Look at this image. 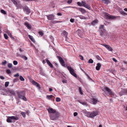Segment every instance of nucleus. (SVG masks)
<instances>
[{"label": "nucleus", "mask_w": 127, "mask_h": 127, "mask_svg": "<svg viewBox=\"0 0 127 127\" xmlns=\"http://www.w3.org/2000/svg\"><path fill=\"white\" fill-rule=\"evenodd\" d=\"M40 74L42 76H45L46 75L44 73V72L43 71L42 69L41 68H40Z\"/></svg>", "instance_id": "obj_22"}, {"label": "nucleus", "mask_w": 127, "mask_h": 127, "mask_svg": "<svg viewBox=\"0 0 127 127\" xmlns=\"http://www.w3.org/2000/svg\"><path fill=\"white\" fill-rule=\"evenodd\" d=\"M48 111L49 113H52L51 114H56V112H57L56 110L53 109L52 108H49L48 109Z\"/></svg>", "instance_id": "obj_13"}, {"label": "nucleus", "mask_w": 127, "mask_h": 127, "mask_svg": "<svg viewBox=\"0 0 127 127\" xmlns=\"http://www.w3.org/2000/svg\"><path fill=\"white\" fill-rule=\"evenodd\" d=\"M67 68L68 70L69 71L70 73L74 77H77V75L76 73H75L74 72V69L70 66H67Z\"/></svg>", "instance_id": "obj_5"}, {"label": "nucleus", "mask_w": 127, "mask_h": 127, "mask_svg": "<svg viewBox=\"0 0 127 127\" xmlns=\"http://www.w3.org/2000/svg\"><path fill=\"white\" fill-rule=\"evenodd\" d=\"M11 1L15 5H16L18 4L17 2L15 0H11Z\"/></svg>", "instance_id": "obj_32"}, {"label": "nucleus", "mask_w": 127, "mask_h": 127, "mask_svg": "<svg viewBox=\"0 0 127 127\" xmlns=\"http://www.w3.org/2000/svg\"><path fill=\"white\" fill-rule=\"evenodd\" d=\"M21 57L23 59L25 60H27L28 59L27 58L26 56H25L22 55L21 56Z\"/></svg>", "instance_id": "obj_33"}, {"label": "nucleus", "mask_w": 127, "mask_h": 127, "mask_svg": "<svg viewBox=\"0 0 127 127\" xmlns=\"http://www.w3.org/2000/svg\"><path fill=\"white\" fill-rule=\"evenodd\" d=\"M32 83L33 85L36 86V85L38 83L34 81L33 80L32 81Z\"/></svg>", "instance_id": "obj_41"}, {"label": "nucleus", "mask_w": 127, "mask_h": 127, "mask_svg": "<svg viewBox=\"0 0 127 127\" xmlns=\"http://www.w3.org/2000/svg\"><path fill=\"white\" fill-rule=\"evenodd\" d=\"M21 114L22 115L23 117L25 118L26 116V113L25 112H22L21 113Z\"/></svg>", "instance_id": "obj_31"}, {"label": "nucleus", "mask_w": 127, "mask_h": 127, "mask_svg": "<svg viewBox=\"0 0 127 127\" xmlns=\"http://www.w3.org/2000/svg\"><path fill=\"white\" fill-rule=\"evenodd\" d=\"M72 1V0H68L67 3L69 4H70Z\"/></svg>", "instance_id": "obj_51"}, {"label": "nucleus", "mask_w": 127, "mask_h": 127, "mask_svg": "<svg viewBox=\"0 0 127 127\" xmlns=\"http://www.w3.org/2000/svg\"><path fill=\"white\" fill-rule=\"evenodd\" d=\"M96 58L98 60H101V59L98 55H96Z\"/></svg>", "instance_id": "obj_36"}, {"label": "nucleus", "mask_w": 127, "mask_h": 127, "mask_svg": "<svg viewBox=\"0 0 127 127\" xmlns=\"http://www.w3.org/2000/svg\"><path fill=\"white\" fill-rule=\"evenodd\" d=\"M78 17H79L80 19H86V18L85 17L82 16L81 15H79Z\"/></svg>", "instance_id": "obj_27"}, {"label": "nucleus", "mask_w": 127, "mask_h": 127, "mask_svg": "<svg viewBox=\"0 0 127 127\" xmlns=\"http://www.w3.org/2000/svg\"><path fill=\"white\" fill-rule=\"evenodd\" d=\"M23 9L25 12H26L27 14H29L31 12L30 10L29 9L28 7L27 6H25L23 7Z\"/></svg>", "instance_id": "obj_11"}, {"label": "nucleus", "mask_w": 127, "mask_h": 127, "mask_svg": "<svg viewBox=\"0 0 127 127\" xmlns=\"http://www.w3.org/2000/svg\"><path fill=\"white\" fill-rule=\"evenodd\" d=\"M81 32L80 30H78L76 31V33L80 37H82V35L81 34Z\"/></svg>", "instance_id": "obj_23"}, {"label": "nucleus", "mask_w": 127, "mask_h": 127, "mask_svg": "<svg viewBox=\"0 0 127 127\" xmlns=\"http://www.w3.org/2000/svg\"><path fill=\"white\" fill-rule=\"evenodd\" d=\"M98 22V21L96 20H94L92 22V24L93 25H94Z\"/></svg>", "instance_id": "obj_28"}, {"label": "nucleus", "mask_w": 127, "mask_h": 127, "mask_svg": "<svg viewBox=\"0 0 127 127\" xmlns=\"http://www.w3.org/2000/svg\"><path fill=\"white\" fill-rule=\"evenodd\" d=\"M57 57L58 58L59 61L60 62L61 64L64 67H66V65H65V64H64V61L63 59L62 58V57L60 56H57Z\"/></svg>", "instance_id": "obj_10"}, {"label": "nucleus", "mask_w": 127, "mask_h": 127, "mask_svg": "<svg viewBox=\"0 0 127 127\" xmlns=\"http://www.w3.org/2000/svg\"><path fill=\"white\" fill-rule=\"evenodd\" d=\"M1 12L2 13L4 14H6V13L5 11L3 10H1Z\"/></svg>", "instance_id": "obj_43"}, {"label": "nucleus", "mask_w": 127, "mask_h": 127, "mask_svg": "<svg viewBox=\"0 0 127 127\" xmlns=\"http://www.w3.org/2000/svg\"><path fill=\"white\" fill-rule=\"evenodd\" d=\"M102 1L103 3L106 4H108L110 2L109 0H103Z\"/></svg>", "instance_id": "obj_24"}, {"label": "nucleus", "mask_w": 127, "mask_h": 127, "mask_svg": "<svg viewBox=\"0 0 127 127\" xmlns=\"http://www.w3.org/2000/svg\"><path fill=\"white\" fill-rule=\"evenodd\" d=\"M112 60L114 62H117V60L115 58H113Z\"/></svg>", "instance_id": "obj_57"}, {"label": "nucleus", "mask_w": 127, "mask_h": 127, "mask_svg": "<svg viewBox=\"0 0 127 127\" xmlns=\"http://www.w3.org/2000/svg\"><path fill=\"white\" fill-rule=\"evenodd\" d=\"M53 96L51 95H47L46 96V98L49 100H50L53 97Z\"/></svg>", "instance_id": "obj_26"}, {"label": "nucleus", "mask_w": 127, "mask_h": 127, "mask_svg": "<svg viewBox=\"0 0 127 127\" xmlns=\"http://www.w3.org/2000/svg\"><path fill=\"white\" fill-rule=\"evenodd\" d=\"M102 90L104 92V93H105V91L107 92L109 95H112V92L111 91V90L107 87H105V88L102 89Z\"/></svg>", "instance_id": "obj_9"}, {"label": "nucleus", "mask_w": 127, "mask_h": 127, "mask_svg": "<svg viewBox=\"0 0 127 127\" xmlns=\"http://www.w3.org/2000/svg\"><path fill=\"white\" fill-rule=\"evenodd\" d=\"M98 114V111H93L91 112L90 114L89 117L91 118L94 117Z\"/></svg>", "instance_id": "obj_6"}, {"label": "nucleus", "mask_w": 127, "mask_h": 127, "mask_svg": "<svg viewBox=\"0 0 127 127\" xmlns=\"http://www.w3.org/2000/svg\"><path fill=\"white\" fill-rule=\"evenodd\" d=\"M105 16L107 19H113L116 18V16L111 15L109 14L106 13L105 14Z\"/></svg>", "instance_id": "obj_8"}, {"label": "nucleus", "mask_w": 127, "mask_h": 127, "mask_svg": "<svg viewBox=\"0 0 127 127\" xmlns=\"http://www.w3.org/2000/svg\"><path fill=\"white\" fill-rule=\"evenodd\" d=\"M79 92L80 94H81V95H82L83 94V93L82 91V88L81 87H79Z\"/></svg>", "instance_id": "obj_29"}, {"label": "nucleus", "mask_w": 127, "mask_h": 127, "mask_svg": "<svg viewBox=\"0 0 127 127\" xmlns=\"http://www.w3.org/2000/svg\"><path fill=\"white\" fill-rule=\"evenodd\" d=\"M48 20H52L55 19V16L53 14H50L46 16Z\"/></svg>", "instance_id": "obj_12"}, {"label": "nucleus", "mask_w": 127, "mask_h": 127, "mask_svg": "<svg viewBox=\"0 0 127 127\" xmlns=\"http://www.w3.org/2000/svg\"><path fill=\"white\" fill-rule=\"evenodd\" d=\"M39 33L40 35L41 36H42L43 34V33L41 31H40L39 32Z\"/></svg>", "instance_id": "obj_50"}, {"label": "nucleus", "mask_w": 127, "mask_h": 127, "mask_svg": "<svg viewBox=\"0 0 127 127\" xmlns=\"http://www.w3.org/2000/svg\"><path fill=\"white\" fill-rule=\"evenodd\" d=\"M77 113L76 112H75L74 113L73 115L74 116H76L77 115Z\"/></svg>", "instance_id": "obj_55"}, {"label": "nucleus", "mask_w": 127, "mask_h": 127, "mask_svg": "<svg viewBox=\"0 0 127 127\" xmlns=\"http://www.w3.org/2000/svg\"><path fill=\"white\" fill-rule=\"evenodd\" d=\"M80 102L82 104L85 105L86 106H87L88 105L87 103L85 102Z\"/></svg>", "instance_id": "obj_30"}, {"label": "nucleus", "mask_w": 127, "mask_h": 127, "mask_svg": "<svg viewBox=\"0 0 127 127\" xmlns=\"http://www.w3.org/2000/svg\"><path fill=\"white\" fill-rule=\"evenodd\" d=\"M25 1H35V0H24Z\"/></svg>", "instance_id": "obj_59"}, {"label": "nucleus", "mask_w": 127, "mask_h": 127, "mask_svg": "<svg viewBox=\"0 0 127 127\" xmlns=\"http://www.w3.org/2000/svg\"><path fill=\"white\" fill-rule=\"evenodd\" d=\"M123 62L125 64H126V65H127V61H123Z\"/></svg>", "instance_id": "obj_60"}, {"label": "nucleus", "mask_w": 127, "mask_h": 127, "mask_svg": "<svg viewBox=\"0 0 127 127\" xmlns=\"http://www.w3.org/2000/svg\"><path fill=\"white\" fill-rule=\"evenodd\" d=\"M6 72L8 74H10L11 73V71L10 69H8L7 70Z\"/></svg>", "instance_id": "obj_42"}, {"label": "nucleus", "mask_w": 127, "mask_h": 127, "mask_svg": "<svg viewBox=\"0 0 127 127\" xmlns=\"http://www.w3.org/2000/svg\"><path fill=\"white\" fill-rule=\"evenodd\" d=\"M97 66L96 67V69L97 70H99L101 67V65L99 63H97Z\"/></svg>", "instance_id": "obj_20"}, {"label": "nucleus", "mask_w": 127, "mask_h": 127, "mask_svg": "<svg viewBox=\"0 0 127 127\" xmlns=\"http://www.w3.org/2000/svg\"><path fill=\"white\" fill-rule=\"evenodd\" d=\"M4 35L5 38L6 39H7L8 37L7 35L6 34H4Z\"/></svg>", "instance_id": "obj_46"}, {"label": "nucleus", "mask_w": 127, "mask_h": 127, "mask_svg": "<svg viewBox=\"0 0 127 127\" xmlns=\"http://www.w3.org/2000/svg\"><path fill=\"white\" fill-rule=\"evenodd\" d=\"M104 26L103 25H101L99 27V29H104Z\"/></svg>", "instance_id": "obj_37"}, {"label": "nucleus", "mask_w": 127, "mask_h": 127, "mask_svg": "<svg viewBox=\"0 0 127 127\" xmlns=\"http://www.w3.org/2000/svg\"><path fill=\"white\" fill-rule=\"evenodd\" d=\"M86 75L87 76V77H88V78L90 80H91V81H92L93 80L88 75V74H86Z\"/></svg>", "instance_id": "obj_52"}, {"label": "nucleus", "mask_w": 127, "mask_h": 127, "mask_svg": "<svg viewBox=\"0 0 127 127\" xmlns=\"http://www.w3.org/2000/svg\"><path fill=\"white\" fill-rule=\"evenodd\" d=\"M20 79L22 81H24L25 80V79L24 78L21 76H20Z\"/></svg>", "instance_id": "obj_34"}, {"label": "nucleus", "mask_w": 127, "mask_h": 127, "mask_svg": "<svg viewBox=\"0 0 127 127\" xmlns=\"http://www.w3.org/2000/svg\"><path fill=\"white\" fill-rule=\"evenodd\" d=\"M9 83V82H5V86L6 87L8 86Z\"/></svg>", "instance_id": "obj_39"}, {"label": "nucleus", "mask_w": 127, "mask_h": 127, "mask_svg": "<svg viewBox=\"0 0 127 127\" xmlns=\"http://www.w3.org/2000/svg\"><path fill=\"white\" fill-rule=\"evenodd\" d=\"M46 61L47 63L48 64L49 66H50L51 68L53 67V66L52 64L47 59H46Z\"/></svg>", "instance_id": "obj_21"}, {"label": "nucleus", "mask_w": 127, "mask_h": 127, "mask_svg": "<svg viewBox=\"0 0 127 127\" xmlns=\"http://www.w3.org/2000/svg\"><path fill=\"white\" fill-rule=\"evenodd\" d=\"M7 63V62L6 61H5L4 62H2V65H4L6 64Z\"/></svg>", "instance_id": "obj_48"}, {"label": "nucleus", "mask_w": 127, "mask_h": 127, "mask_svg": "<svg viewBox=\"0 0 127 127\" xmlns=\"http://www.w3.org/2000/svg\"><path fill=\"white\" fill-rule=\"evenodd\" d=\"M16 93L18 97L20 99L26 101L27 99L25 95V92L24 91H16Z\"/></svg>", "instance_id": "obj_1"}, {"label": "nucleus", "mask_w": 127, "mask_h": 127, "mask_svg": "<svg viewBox=\"0 0 127 127\" xmlns=\"http://www.w3.org/2000/svg\"><path fill=\"white\" fill-rule=\"evenodd\" d=\"M97 102L99 101L96 99L93 98L91 100V103L92 104H95L97 103Z\"/></svg>", "instance_id": "obj_15"}, {"label": "nucleus", "mask_w": 127, "mask_h": 127, "mask_svg": "<svg viewBox=\"0 0 127 127\" xmlns=\"http://www.w3.org/2000/svg\"><path fill=\"white\" fill-rule=\"evenodd\" d=\"M57 15L58 16H62V14L61 13H57Z\"/></svg>", "instance_id": "obj_58"}, {"label": "nucleus", "mask_w": 127, "mask_h": 127, "mask_svg": "<svg viewBox=\"0 0 127 127\" xmlns=\"http://www.w3.org/2000/svg\"><path fill=\"white\" fill-rule=\"evenodd\" d=\"M19 50L20 52L23 51V50H22L21 48H19Z\"/></svg>", "instance_id": "obj_61"}, {"label": "nucleus", "mask_w": 127, "mask_h": 127, "mask_svg": "<svg viewBox=\"0 0 127 127\" xmlns=\"http://www.w3.org/2000/svg\"><path fill=\"white\" fill-rule=\"evenodd\" d=\"M56 100L57 102H59L61 101V99L59 97H56Z\"/></svg>", "instance_id": "obj_35"}, {"label": "nucleus", "mask_w": 127, "mask_h": 127, "mask_svg": "<svg viewBox=\"0 0 127 127\" xmlns=\"http://www.w3.org/2000/svg\"><path fill=\"white\" fill-rule=\"evenodd\" d=\"M124 92L126 94H127V89L125 90Z\"/></svg>", "instance_id": "obj_64"}, {"label": "nucleus", "mask_w": 127, "mask_h": 127, "mask_svg": "<svg viewBox=\"0 0 127 127\" xmlns=\"http://www.w3.org/2000/svg\"><path fill=\"white\" fill-rule=\"evenodd\" d=\"M68 34V32L65 31H63L62 33V35L64 36L66 38L67 37Z\"/></svg>", "instance_id": "obj_17"}, {"label": "nucleus", "mask_w": 127, "mask_h": 127, "mask_svg": "<svg viewBox=\"0 0 127 127\" xmlns=\"http://www.w3.org/2000/svg\"><path fill=\"white\" fill-rule=\"evenodd\" d=\"M22 55H20V54L18 53H17V57H21V56Z\"/></svg>", "instance_id": "obj_56"}, {"label": "nucleus", "mask_w": 127, "mask_h": 127, "mask_svg": "<svg viewBox=\"0 0 127 127\" xmlns=\"http://www.w3.org/2000/svg\"><path fill=\"white\" fill-rule=\"evenodd\" d=\"M12 64L11 63H9L7 64V66L9 68H11L12 66Z\"/></svg>", "instance_id": "obj_38"}, {"label": "nucleus", "mask_w": 127, "mask_h": 127, "mask_svg": "<svg viewBox=\"0 0 127 127\" xmlns=\"http://www.w3.org/2000/svg\"><path fill=\"white\" fill-rule=\"evenodd\" d=\"M93 62V61L91 59H90L88 63H89L92 64Z\"/></svg>", "instance_id": "obj_40"}, {"label": "nucleus", "mask_w": 127, "mask_h": 127, "mask_svg": "<svg viewBox=\"0 0 127 127\" xmlns=\"http://www.w3.org/2000/svg\"><path fill=\"white\" fill-rule=\"evenodd\" d=\"M49 91L50 92H51L53 90L52 88H50L49 89Z\"/></svg>", "instance_id": "obj_63"}, {"label": "nucleus", "mask_w": 127, "mask_h": 127, "mask_svg": "<svg viewBox=\"0 0 127 127\" xmlns=\"http://www.w3.org/2000/svg\"><path fill=\"white\" fill-rule=\"evenodd\" d=\"M13 64L14 65H16L18 64V62L17 61H13Z\"/></svg>", "instance_id": "obj_47"}, {"label": "nucleus", "mask_w": 127, "mask_h": 127, "mask_svg": "<svg viewBox=\"0 0 127 127\" xmlns=\"http://www.w3.org/2000/svg\"><path fill=\"white\" fill-rule=\"evenodd\" d=\"M60 114L59 112H56V114H50L49 116L51 120H56L60 117Z\"/></svg>", "instance_id": "obj_2"}, {"label": "nucleus", "mask_w": 127, "mask_h": 127, "mask_svg": "<svg viewBox=\"0 0 127 127\" xmlns=\"http://www.w3.org/2000/svg\"><path fill=\"white\" fill-rule=\"evenodd\" d=\"M78 10L80 11L82 14H84L86 12V11L84 9L81 8H79Z\"/></svg>", "instance_id": "obj_18"}, {"label": "nucleus", "mask_w": 127, "mask_h": 127, "mask_svg": "<svg viewBox=\"0 0 127 127\" xmlns=\"http://www.w3.org/2000/svg\"><path fill=\"white\" fill-rule=\"evenodd\" d=\"M4 91L6 92V93H4L5 94L4 95H7L8 94L10 93L12 95H15V93L14 91L12 90H9L8 91H7L5 89H4Z\"/></svg>", "instance_id": "obj_7"}, {"label": "nucleus", "mask_w": 127, "mask_h": 127, "mask_svg": "<svg viewBox=\"0 0 127 127\" xmlns=\"http://www.w3.org/2000/svg\"><path fill=\"white\" fill-rule=\"evenodd\" d=\"M19 76V73H17V74H15L14 75V76L15 77H18Z\"/></svg>", "instance_id": "obj_53"}, {"label": "nucleus", "mask_w": 127, "mask_h": 127, "mask_svg": "<svg viewBox=\"0 0 127 127\" xmlns=\"http://www.w3.org/2000/svg\"><path fill=\"white\" fill-rule=\"evenodd\" d=\"M36 86L37 88L39 89H40L41 87L40 85L38 83L36 85Z\"/></svg>", "instance_id": "obj_44"}, {"label": "nucleus", "mask_w": 127, "mask_h": 127, "mask_svg": "<svg viewBox=\"0 0 127 127\" xmlns=\"http://www.w3.org/2000/svg\"><path fill=\"white\" fill-rule=\"evenodd\" d=\"M120 13L122 15H127V13L124 12V11L121 12Z\"/></svg>", "instance_id": "obj_45"}, {"label": "nucleus", "mask_w": 127, "mask_h": 127, "mask_svg": "<svg viewBox=\"0 0 127 127\" xmlns=\"http://www.w3.org/2000/svg\"><path fill=\"white\" fill-rule=\"evenodd\" d=\"M79 57H80V59L82 60H84L83 57V56L81 55H79Z\"/></svg>", "instance_id": "obj_49"}, {"label": "nucleus", "mask_w": 127, "mask_h": 127, "mask_svg": "<svg viewBox=\"0 0 127 127\" xmlns=\"http://www.w3.org/2000/svg\"><path fill=\"white\" fill-rule=\"evenodd\" d=\"M100 35L101 37L105 35L106 31L104 29H101L100 31Z\"/></svg>", "instance_id": "obj_14"}, {"label": "nucleus", "mask_w": 127, "mask_h": 127, "mask_svg": "<svg viewBox=\"0 0 127 127\" xmlns=\"http://www.w3.org/2000/svg\"><path fill=\"white\" fill-rule=\"evenodd\" d=\"M18 80V79H14V80H13V82H16Z\"/></svg>", "instance_id": "obj_62"}, {"label": "nucleus", "mask_w": 127, "mask_h": 127, "mask_svg": "<svg viewBox=\"0 0 127 127\" xmlns=\"http://www.w3.org/2000/svg\"><path fill=\"white\" fill-rule=\"evenodd\" d=\"M74 19H71L70 20V21L72 23H73L74 21Z\"/></svg>", "instance_id": "obj_54"}, {"label": "nucleus", "mask_w": 127, "mask_h": 127, "mask_svg": "<svg viewBox=\"0 0 127 127\" xmlns=\"http://www.w3.org/2000/svg\"><path fill=\"white\" fill-rule=\"evenodd\" d=\"M7 118L6 121L8 123H12L13 122L12 120H19L20 119L19 115H17L16 116L8 117H7Z\"/></svg>", "instance_id": "obj_3"}, {"label": "nucleus", "mask_w": 127, "mask_h": 127, "mask_svg": "<svg viewBox=\"0 0 127 127\" xmlns=\"http://www.w3.org/2000/svg\"><path fill=\"white\" fill-rule=\"evenodd\" d=\"M77 4L79 6H84L89 10H90L91 8L90 5L86 3L85 2L83 1H81V2H77Z\"/></svg>", "instance_id": "obj_4"}, {"label": "nucleus", "mask_w": 127, "mask_h": 127, "mask_svg": "<svg viewBox=\"0 0 127 127\" xmlns=\"http://www.w3.org/2000/svg\"><path fill=\"white\" fill-rule=\"evenodd\" d=\"M29 38L33 42H35V40L33 38V36L30 35H29Z\"/></svg>", "instance_id": "obj_25"}, {"label": "nucleus", "mask_w": 127, "mask_h": 127, "mask_svg": "<svg viewBox=\"0 0 127 127\" xmlns=\"http://www.w3.org/2000/svg\"><path fill=\"white\" fill-rule=\"evenodd\" d=\"M103 45L107 48V49L109 51H112L113 50V49L110 46H109L108 45H105L104 44H103Z\"/></svg>", "instance_id": "obj_16"}, {"label": "nucleus", "mask_w": 127, "mask_h": 127, "mask_svg": "<svg viewBox=\"0 0 127 127\" xmlns=\"http://www.w3.org/2000/svg\"><path fill=\"white\" fill-rule=\"evenodd\" d=\"M25 26L29 29H31L32 28L31 26L27 22H25L24 23Z\"/></svg>", "instance_id": "obj_19"}]
</instances>
